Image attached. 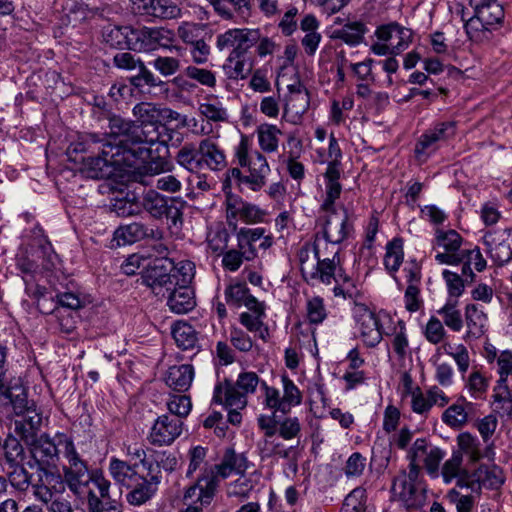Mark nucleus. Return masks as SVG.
I'll list each match as a JSON object with an SVG mask.
<instances>
[{"mask_svg":"<svg viewBox=\"0 0 512 512\" xmlns=\"http://www.w3.org/2000/svg\"><path fill=\"white\" fill-rule=\"evenodd\" d=\"M80 164L79 170L87 178L121 179L123 184L128 179V149L123 140L103 144L100 155L81 157Z\"/></svg>","mask_w":512,"mask_h":512,"instance_id":"f257e3e1","label":"nucleus"},{"mask_svg":"<svg viewBox=\"0 0 512 512\" xmlns=\"http://www.w3.org/2000/svg\"><path fill=\"white\" fill-rule=\"evenodd\" d=\"M176 163L190 173L204 169L219 172L226 168L227 159L223 148L211 137L201 139L196 145L187 142L175 155Z\"/></svg>","mask_w":512,"mask_h":512,"instance_id":"f03ea898","label":"nucleus"},{"mask_svg":"<svg viewBox=\"0 0 512 512\" xmlns=\"http://www.w3.org/2000/svg\"><path fill=\"white\" fill-rule=\"evenodd\" d=\"M234 162L244 169L246 173V186L254 191H260L267 184V177L271 172L266 156L251 149V143L246 135H242L234 148Z\"/></svg>","mask_w":512,"mask_h":512,"instance_id":"7ed1b4c3","label":"nucleus"},{"mask_svg":"<svg viewBox=\"0 0 512 512\" xmlns=\"http://www.w3.org/2000/svg\"><path fill=\"white\" fill-rule=\"evenodd\" d=\"M158 108L147 102L137 104L133 108L134 119L130 120V144L144 143L166 145L172 137L165 139L158 123Z\"/></svg>","mask_w":512,"mask_h":512,"instance_id":"20e7f679","label":"nucleus"},{"mask_svg":"<svg viewBox=\"0 0 512 512\" xmlns=\"http://www.w3.org/2000/svg\"><path fill=\"white\" fill-rule=\"evenodd\" d=\"M259 383V376L255 372H241L235 382L224 379L214 388L213 402L224 407L245 408L247 396L256 391Z\"/></svg>","mask_w":512,"mask_h":512,"instance_id":"39448f33","label":"nucleus"},{"mask_svg":"<svg viewBox=\"0 0 512 512\" xmlns=\"http://www.w3.org/2000/svg\"><path fill=\"white\" fill-rule=\"evenodd\" d=\"M378 42L370 46L373 54L378 56H396L405 51L413 40V31L400 25L398 22H390L378 26L374 32Z\"/></svg>","mask_w":512,"mask_h":512,"instance_id":"423d86ee","label":"nucleus"},{"mask_svg":"<svg viewBox=\"0 0 512 512\" xmlns=\"http://www.w3.org/2000/svg\"><path fill=\"white\" fill-rule=\"evenodd\" d=\"M339 190L335 197L329 198L328 190L325 189V199L321 204V211L325 213L323 223V238L330 241L332 245H338L347 239L353 232V224L350 222L348 211L342 207L338 211L335 201L340 197Z\"/></svg>","mask_w":512,"mask_h":512,"instance_id":"0eeeda50","label":"nucleus"},{"mask_svg":"<svg viewBox=\"0 0 512 512\" xmlns=\"http://www.w3.org/2000/svg\"><path fill=\"white\" fill-rule=\"evenodd\" d=\"M503 19V7L497 2H492L490 5L476 10L474 16L465 23L464 28L470 40L474 42L488 41L492 30L501 25Z\"/></svg>","mask_w":512,"mask_h":512,"instance_id":"6e6552de","label":"nucleus"},{"mask_svg":"<svg viewBox=\"0 0 512 512\" xmlns=\"http://www.w3.org/2000/svg\"><path fill=\"white\" fill-rule=\"evenodd\" d=\"M59 444L63 446V454L68 462L63 467V480L71 491L77 492L81 486L86 485L91 479L88 466L80 457L70 437L66 434H61L59 436Z\"/></svg>","mask_w":512,"mask_h":512,"instance_id":"1a4fd4ad","label":"nucleus"},{"mask_svg":"<svg viewBox=\"0 0 512 512\" xmlns=\"http://www.w3.org/2000/svg\"><path fill=\"white\" fill-rule=\"evenodd\" d=\"M130 276H135V284H141L151 288L156 295L165 297V291H170L176 286L175 276L164 266L163 260L153 259L152 263L144 270L137 272L130 270Z\"/></svg>","mask_w":512,"mask_h":512,"instance_id":"9d476101","label":"nucleus"},{"mask_svg":"<svg viewBox=\"0 0 512 512\" xmlns=\"http://www.w3.org/2000/svg\"><path fill=\"white\" fill-rule=\"evenodd\" d=\"M353 318L364 345L368 348L376 347L383 339V326L379 316L365 304L355 302Z\"/></svg>","mask_w":512,"mask_h":512,"instance_id":"9b49d317","label":"nucleus"},{"mask_svg":"<svg viewBox=\"0 0 512 512\" xmlns=\"http://www.w3.org/2000/svg\"><path fill=\"white\" fill-rule=\"evenodd\" d=\"M505 481L503 470L497 466L480 465L473 472L463 471L458 486L467 487L472 492L480 493L482 487L499 489Z\"/></svg>","mask_w":512,"mask_h":512,"instance_id":"f8f14e48","label":"nucleus"},{"mask_svg":"<svg viewBox=\"0 0 512 512\" xmlns=\"http://www.w3.org/2000/svg\"><path fill=\"white\" fill-rule=\"evenodd\" d=\"M164 195L153 189L151 185L140 182H132L130 188V215H138L142 212L149 213L152 217L161 211Z\"/></svg>","mask_w":512,"mask_h":512,"instance_id":"ddd939ff","label":"nucleus"},{"mask_svg":"<svg viewBox=\"0 0 512 512\" xmlns=\"http://www.w3.org/2000/svg\"><path fill=\"white\" fill-rule=\"evenodd\" d=\"M463 244L462 236L455 230H441L437 229L434 239V248H442L443 252H438L435 255V260L439 264L446 265H459L464 261V249H461Z\"/></svg>","mask_w":512,"mask_h":512,"instance_id":"4468645a","label":"nucleus"},{"mask_svg":"<svg viewBox=\"0 0 512 512\" xmlns=\"http://www.w3.org/2000/svg\"><path fill=\"white\" fill-rule=\"evenodd\" d=\"M36 479L32 483V494L35 499L45 505L58 494L65 491V482L60 473L47 467H38Z\"/></svg>","mask_w":512,"mask_h":512,"instance_id":"2eb2a0df","label":"nucleus"},{"mask_svg":"<svg viewBox=\"0 0 512 512\" xmlns=\"http://www.w3.org/2000/svg\"><path fill=\"white\" fill-rule=\"evenodd\" d=\"M324 258L317 260L314 266L308 267L304 281L309 285L325 284L330 285L333 281L343 283H350V276L343 272L340 261H335L333 258Z\"/></svg>","mask_w":512,"mask_h":512,"instance_id":"dca6fc26","label":"nucleus"},{"mask_svg":"<svg viewBox=\"0 0 512 512\" xmlns=\"http://www.w3.org/2000/svg\"><path fill=\"white\" fill-rule=\"evenodd\" d=\"M260 39L257 29H229L217 36L216 47L219 50L232 48L230 55H245Z\"/></svg>","mask_w":512,"mask_h":512,"instance_id":"f3484780","label":"nucleus"},{"mask_svg":"<svg viewBox=\"0 0 512 512\" xmlns=\"http://www.w3.org/2000/svg\"><path fill=\"white\" fill-rule=\"evenodd\" d=\"M512 229H504L502 232L488 231L482 241L490 259L497 266H503L512 260L511 241Z\"/></svg>","mask_w":512,"mask_h":512,"instance_id":"a211bd4d","label":"nucleus"},{"mask_svg":"<svg viewBox=\"0 0 512 512\" xmlns=\"http://www.w3.org/2000/svg\"><path fill=\"white\" fill-rule=\"evenodd\" d=\"M203 480L204 478H199L186 489L183 496L184 507L179 512H202L203 507L211 503L216 491V480H207L204 487L200 485Z\"/></svg>","mask_w":512,"mask_h":512,"instance_id":"6ab92c4d","label":"nucleus"},{"mask_svg":"<svg viewBox=\"0 0 512 512\" xmlns=\"http://www.w3.org/2000/svg\"><path fill=\"white\" fill-rule=\"evenodd\" d=\"M392 498L400 502L407 510L420 509L426 502V486L425 484H411L394 481L391 487Z\"/></svg>","mask_w":512,"mask_h":512,"instance_id":"aec40b11","label":"nucleus"},{"mask_svg":"<svg viewBox=\"0 0 512 512\" xmlns=\"http://www.w3.org/2000/svg\"><path fill=\"white\" fill-rule=\"evenodd\" d=\"M249 461L244 453H237L234 448H227L222 456L221 462L212 468V476L208 480L226 479L232 473L244 476L249 468Z\"/></svg>","mask_w":512,"mask_h":512,"instance_id":"412c9836","label":"nucleus"},{"mask_svg":"<svg viewBox=\"0 0 512 512\" xmlns=\"http://www.w3.org/2000/svg\"><path fill=\"white\" fill-rule=\"evenodd\" d=\"M56 435L57 442L48 434L42 433L38 438L27 444L33 459L38 463V467H47L56 464L59 460V436Z\"/></svg>","mask_w":512,"mask_h":512,"instance_id":"4be33fe9","label":"nucleus"},{"mask_svg":"<svg viewBox=\"0 0 512 512\" xmlns=\"http://www.w3.org/2000/svg\"><path fill=\"white\" fill-rule=\"evenodd\" d=\"M174 169L173 163L166 157L160 155L151 156L141 165L130 168V188L132 182H140L146 185L152 184V178L156 175L171 172Z\"/></svg>","mask_w":512,"mask_h":512,"instance_id":"5701e85b","label":"nucleus"},{"mask_svg":"<svg viewBox=\"0 0 512 512\" xmlns=\"http://www.w3.org/2000/svg\"><path fill=\"white\" fill-rule=\"evenodd\" d=\"M328 158L330 160L324 173L325 189L328 190L329 198H333L339 190H342V185L339 182L342 152L333 133L329 136Z\"/></svg>","mask_w":512,"mask_h":512,"instance_id":"b1692460","label":"nucleus"},{"mask_svg":"<svg viewBox=\"0 0 512 512\" xmlns=\"http://www.w3.org/2000/svg\"><path fill=\"white\" fill-rule=\"evenodd\" d=\"M183 428V420L171 415L159 416L150 433L152 444L163 446L170 445L180 436Z\"/></svg>","mask_w":512,"mask_h":512,"instance_id":"393cba45","label":"nucleus"},{"mask_svg":"<svg viewBox=\"0 0 512 512\" xmlns=\"http://www.w3.org/2000/svg\"><path fill=\"white\" fill-rule=\"evenodd\" d=\"M17 416L19 418L14 421V431L27 445L40 436L38 433L43 423V417L35 408Z\"/></svg>","mask_w":512,"mask_h":512,"instance_id":"a878e982","label":"nucleus"},{"mask_svg":"<svg viewBox=\"0 0 512 512\" xmlns=\"http://www.w3.org/2000/svg\"><path fill=\"white\" fill-rule=\"evenodd\" d=\"M164 82L154 76L144 63L130 55V85L138 89L140 94L149 92V88L161 86Z\"/></svg>","mask_w":512,"mask_h":512,"instance_id":"bb28decb","label":"nucleus"},{"mask_svg":"<svg viewBox=\"0 0 512 512\" xmlns=\"http://www.w3.org/2000/svg\"><path fill=\"white\" fill-rule=\"evenodd\" d=\"M167 305L176 314H185L191 311L195 305L194 291L188 285L172 286L170 291H165Z\"/></svg>","mask_w":512,"mask_h":512,"instance_id":"cd10ccee","label":"nucleus"},{"mask_svg":"<svg viewBox=\"0 0 512 512\" xmlns=\"http://www.w3.org/2000/svg\"><path fill=\"white\" fill-rule=\"evenodd\" d=\"M0 394L9 400L16 415L33 409L29 406L26 390L19 379L14 382H8L7 379L0 380Z\"/></svg>","mask_w":512,"mask_h":512,"instance_id":"c85d7f7f","label":"nucleus"},{"mask_svg":"<svg viewBox=\"0 0 512 512\" xmlns=\"http://www.w3.org/2000/svg\"><path fill=\"white\" fill-rule=\"evenodd\" d=\"M367 26L362 21L347 22L341 27L334 28L330 32V39L340 40L350 47L360 45L364 41Z\"/></svg>","mask_w":512,"mask_h":512,"instance_id":"c756f323","label":"nucleus"},{"mask_svg":"<svg viewBox=\"0 0 512 512\" xmlns=\"http://www.w3.org/2000/svg\"><path fill=\"white\" fill-rule=\"evenodd\" d=\"M456 441L459 447V451L456 453H461L462 456L466 455L471 463L478 462L484 456L490 458V454L494 455L492 448L493 444L488 445L486 447L485 454H483L480 450V442L478 438L469 432L460 433L457 436Z\"/></svg>","mask_w":512,"mask_h":512,"instance_id":"7c9ffc66","label":"nucleus"},{"mask_svg":"<svg viewBox=\"0 0 512 512\" xmlns=\"http://www.w3.org/2000/svg\"><path fill=\"white\" fill-rule=\"evenodd\" d=\"M259 450L262 459L271 457H280L287 459L296 466L298 459V450L296 446L286 447L276 438L264 439L259 443Z\"/></svg>","mask_w":512,"mask_h":512,"instance_id":"2f4dec72","label":"nucleus"},{"mask_svg":"<svg viewBox=\"0 0 512 512\" xmlns=\"http://www.w3.org/2000/svg\"><path fill=\"white\" fill-rule=\"evenodd\" d=\"M265 229L257 228H240L236 231L237 248L241 250L242 255L246 256V261H251L257 256L255 243L263 237Z\"/></svg>","mask_w":512,"mask_h":512,"instance_id":"473e14b6","label":"nucleus"},{"mask_svg":"<svg viewBox=\"0 0 512 512\" xmlns=\"http://www.w3.org/2000/svg\"><path fill=\"white\" fill-rule=\"evenodd\" d=\"M466 337L478 339L486 332L487 315L476 304L465 307Z\"/></svg>","mask_w":512,"mask_h":512,"instance_id":"72a5a7b5","label":"nucleus"},{"mask_svg":"<svg viewBox=\"0 0 512 512\" xmlns=\"http://www.w3.org/2000/svg\"><path fill=\"white\" fill-rule=\"evenodd\" d=\"M194 377L192 365L172 366L166 373V384L175 391L184 392L191 386Z\"/></svg>","mask_w":512,"mask_h":512,"instance_id":"f704fd0d","label":"nucleus"},{"mask_svg":"<svg viewBox=\"0 0 512 512\" xmlns=\"http://www.w3.org/2000/svg\"><path fill=\"white\" fill-rule=\"evenodd\" d=\"M256 135L260 152L270 154L278 151L282 131L276 125L262 123L256 128Z\"/></svg>","mask_w":512,"mask_h":512,"instance_id":"c9c22d12","label":"nucleus"},{"mask_svg":"<svg viewBox=\"0 0 512 512\" xmlns=\"http://www.w3.org/2000/svg\"><path fill=\"white\" fill-rule=\"evenodd\" d=\"M158 477L155 479H130V504L141 505L148 501L156 492Z\"/></svg>","mask_w":512,"mask_h":512,"instance_id":"e433bc0d","label":"nucleus"},{"mask_svg":"<svg viewBox=\"0 0 512 512\" xmlns=\"http://www.w3.org/2000/svg\"><path fill=\"white\" fill-rule=\"evenodd\" d=\"M152 461L146 458L144 450L137 449L130 454V479L138 477L139 479H155L156 469Z\"/></svg>","mask_w":512,"mask_h":512,"instance_id":"4c0bfd02","label":"nucleus"},{"mask_svg":"<svg viewBox=\"0 0 512 512\" xmlns=\"http://www.w3.org/2000/svg\"><path fill=\"white\" fill-rule=\"evenodd\" d=\"M163 206L159 214L154 215V218L160 219L166 217L169 229L179 230L183 224V212L185 202L179 201L177 198L168 199L164 196Z\"/></svg>","mask_w":512,"mask_h":512,"instance_id":"58836bf2","label":"nucleus"},{"mask_svg":"<svg viewBox=\"0 0 512 512\" xmlns=\"http://www.w3.org/2000/svg\"><path fill=\"white\" fill-rule=\"evenodd\" d=\"M171 333L176 345L182 350H193L198 347V333L192 325L178 321L172 326Z\"/></svg>","mask_w":512,"mask_h":512,"instance_id":"ea45409f","label":"nucleus"},{"mask_svg":"<svg viewBox=\"0 0 512 512\" xmlns=\"http://www.w3.org/2000/svg\"><path fill=\"white\" fill-rule=\"evenodd\" d=\"M495 411L503 415H512V391L508 386V381L498 379L493 388L492 394Z\"/></svg>","mask_w":512,"mask_h":512,"instance_id":"a19ab883","label":"nucleus"},{"mask_svg":"<svg viewBox=\"0 0 512 512\" xmlns=\"http://www.w3.org/2000/svg\"><path fill=\"white\" fill-rule=\"evenodd\" d=\"M266 313L260 310L259 313L253 314L251 312H242L239 315L240 323L252 333H256L259 338L267 342L270 338L268 326L264 323Z\"/></svg>","mask_w":512,"mask_h":512,"instance_id":"79ce46f5","label":"nucleus"},{"mask_svg":"<svg viewBox=\"0 0 512 512\" xmlns=\"http://www.w3.org/2000/svg\"><path fill=\"white\" fill-rule=\"evenodd\" d=\"M457 305L458 301L456 299H448L447 302L437 310V314L441 316L443 320V325L454 332L461 331L464 325L462 314L457 308Z\"/></svg>","mask_w":512,"mask_h":512,"instance_id":"37998d69","label":"nucleus"},{"mask_svg":"<svg viewBox=\"0 0 512 512\" xmlns=\"http://www.w3.org/2000/svg\"><path fill=\"white\" fill-rule=\"evenodd\" d=\"M490 384L489 377L477 367H473L471 373L465 380V388L473 399H483Z\"/></svg>","mask_w":512,"mask_h":512,"instance_id":"c03bdc74","label":"nucleus"},{"mask_svg":"<svg viewBox=\"0 0 512 512\" xmlns=\"http://www.w3.org/2000/svg\"><path fill=\"white\" fill-rule=\"evenodd\" d=\"M230 235L223 223H217L207 234L208 246L213 253L221 254L228 248Z\"/></svg>","mask_w":512,"mask_h":512,"instance_id":"a18cd8bd","label":"nucleus"},{"mask_svg":"<svg viewBox=\"0 0 512 512\" xmlns=\"http://www.w3.org/2000/svg\"><path fill=\"white\" fill-rule=\"evenodd\" d=\"M404 258L403 240L394 238L388 242L384 256V265L389 272L398 271Z\"/></svg>","mask_w":512,"mask_h":512,"instance_id":"49530a36","label":"nucleus"},{"mask_svg":"<svg viewBox=\"0 0 512 512\" xmlns=\"http://www.w3.org/2000/svg\"><path fill=\"white\" fill-rule=\"evenodd\" d=\"M96 150H100L98 141L94 136L90 135L79 141L71 143L67 149V155L71 161L80 164L81 157H85L83 154L94 153Z\"/></svg>","mask_w":512,"mask_h":512,"instance_id":"de8ad7c7","label":"nucleus"},{"mask_svg":"<svg viewBox=\"0 0 512 512\" xmlns=\"http://www.w3.org/2000/svg\"><path fill=\"white\" fill-rule=\"evenodd\" d=\"M222 68L224 74L233 80L245 79L251 70L246 67L245 55H229Z\"/></svg>","mask_w":512,"mask_h":512,"instance_id":"09e8293b","label":"nucleus"},{"mask_svg":"<svg viewBox=\"0 0 512 512\" xmlns=\"http://www.w3.org/2000/svg\"><path fill=\"white\" fill-rule=\"evenodd\" d=\"M151 28L141 29L130 28V50L148 52L154 50Z\"/></svg>","mask_w":512,"mask_h":512,"instance_id":"8fccbe9b","label":"nucleus"},{"mask_svg":"<svg viewBox=\"0 0 512 512\" xmlns=\"http://www.w3.org/2000/svg\"><path fill=\"white\" fill-rule=\"evenodd\" d=\"M463 254L464 261L462 263L464 264L462 267V273L465 276H470L471 280H473L475 275L471 269V265H473L478 272H482L486 268L487 262L484 259L479 247H474L473 249H464Z\"/></svg>","mask_w":512,"mask_h":512,"instance_id":"3c124183","label":"nucleus"},{"mask_svg":"<svg viewBox=\"0 0 512 512\" xmlns=\"http://www.w3.org/2000/svg\"><path fill=\"white\" fill-rule=\"evenodd\" d=\"M128 187V180L123 184L121 179H117V182L111 183V191L114 193H118L114 198H112L111 210L114 211L118 216L125 217L128 215L127 213V203H128V192L125 189Z\"/></svg>","mask_w":512,"mask_h":512,"instance_id":"603ef678","label":"nucleus"},{"mask_svg":"<svg viewBox=\"0 0 512 512\" xmlns=\"http://www.w3.org/2000/svg\"><path fill=\"white\" fill-rule=\"evenodd\" d=\"M327 309L324 299L320 296H313L306 302V317L310 324L319 325L327 318Z\"/></svg>","mask_w":512,"mask_h":512,"instance_id":"864d4df0","label":"nucleus"},{"mask_svg":"<svg viewBox=\"0 0 512 512\" xmlns=\"http://www.w3.org/2000/svg\"><path fill=\"white\" fill-rule=\"evenodd\" d=\"M366 490L354 488L344 499L340 512H366Z\"/></svg>","mask_w":512,"mask_h":512,"instance_id":"5fc2aeb1","label":"nucleus"},{"mask_svg":"<svg viewBox=\"0 0 512 512\" xmlns=\"http://www.w3.org/2000/svg\"><path fill=\"white\" fill-rule=\"evenodd\" d=\"M281 381L283 384V405L282 407L286 409L287 413L290 411L291 407L300 405L302 402V393L299 388L294 384V382L287 376L283 375L281 377Z\"/></svg>","mask_w":512,"mask_h":512,"instance_id":"6e6d98bb","label":"nucleus"},{"mask_svg":"<svg viewBox=\"0 0 512 512\" xmlns=\"http://www.w3.org/2000/svg\"><path fill=\"white\" fill-rule=\"evenodd\" d=\"M442 420L451 428H462L468 421V414L462 404L449 406L442 415Z\"/></svg>","mask_w":512,"mask_h":512,"instance_id":"4d7b16f0","label":"nucleus"},{"mask_svg":"<svg viewBox=\"0 0 512 512\" xmlns=\"http://www.w3.org/2000/svg\"><path fill=\"white\" fill-rule=\"evenodd\" d=\"M438 142L428 131L422 134L414 149L415 157L419 162H425L438 149Z\"/></svg>","mask_w":512,"mask_h":512,"instance_id":"13d9d810","label":"nucleus"},{"mask_svg":"<svg viewBox=\"0 0 512 512\" xmlns=\"http://www.w3.org/2000/svg\"><path fill=\"white\" fill-rule=\"evenodd\" d=\"M367 459L360 452H353L346 460L342 470L347 479L359 478L363 475Z\"/></svg>","mask_w":512,"mask_h":512,"instance_id":"bf43d9fd","label":"nucleus"},{"mask_svg":"<svg viewBox=\"0 0 512 512\" xmlns=\"http://www.w3.org/2000/svg\"><path fill=\"white\" fill-rule=\"evenodd\" d=\"M169 415L183 419L187 417L192 409V402L187 395H172L167 401Z\"/></svg>","mask_w":512,"mask_h":512,"instance_id":"052dcab7","label":"nucleus"},{"mask_svg":"<svg viewBox=\"0 0 512 512\" xmlns=\"http://www.w3.org/2000/svg\"><path fill=\"white\" fill-rule=\"evenodd\" d=\"M443 348L445 353L454 359L458 371L464 377V374L468 371L470 365V356L467 348L463 344H458L453 347L449 343L445 344Z\"/></svg>","mask_w":512,"mask_h":512,"instance_id":"680f3d73","label":"nucleus"},{"mask_svg":"<svg viewBox=\"0 0 512 512\" xmlns=\"http://www.w3.org/2000/svg\"><path fill=\"white\" fill-rule=\"evenodd\" d=\"M13 470L9 473L10 484L18 491L25 492L33 483L32 474H30L22 465H10Z\"/></svg>","mask_w":512,"mask_h":512,"instance_id":"e2e57ef3","label":"nucleus"},{"mask_svg":"<svg viewBox=\"0 0 512 512\" xmlns=\"http://www.w3.org/2000/svg\"><path fill=\"white\" fill-rule=\"evenodd\" d=\"M5 460L9 465H16L24 458V448L20 441L9 435L3 444Z\"/></svg>","mask_w":512,"mask_h":512,"instance_id":"0e129e2a","label":"nucleus"},{"mask_svg":"<svg viewBox=\"0 0 512 512\" xmlns=\"http://www.w3.org/2000/svg\"><path fill=\"white\" fill-rule=\"evenodd\" d=\"M255 481L251 478L241 476L237 480L231 482L227 487L228 497H237L239 499H246L249 497L251 491L255 487Z\"/></svg>","mask_w":512,"mask_h":512,"instance_id":"69168bd1","label":"nucleus"},{"mask_svg":"<svg viewBox=\"0 0 512 512\" xmlns=\"http://www.w3.org/2000/svg\"><path fill=\"white\" fill-rule=\"evenodd\" d=\"M251 295L249 288L242 283L230 285L225 290L226 302L236 307L243 306Z\"/></svg>","mask_w":512,"mask_h":512,"instance_id":"338daca9","label":"nucleus"},{"mask_svg":"<svg viewBox=\"0 0 512 512\" xmlns=\"http://www.w3.org/2000/svg\"><path fill=\"white\" fill-rule=\"evenodd\" d=\"M204 29V24L182 22L177 29V34L183 42L186 44H192L202 37Z\"/></svg>","mask_w":512,"mask_h":512,"instance_id":"774afa93","label":"nucleus"}]
</instances>
